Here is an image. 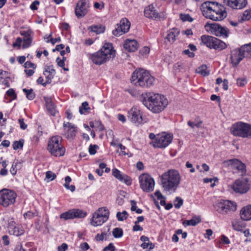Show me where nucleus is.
<instances>
[{
    "instance_id": "nucleus-64",
    "label": "nucleus",
    "mask_w": 251,
    "mask_h": 251,
    "mask_svg": "<svg viewBox=\"0 0 251 251\" xmlns=\"http://www.w3.org/2000/svg\"><path fill=\"white\" fill-rule=\"evenodd\" d=\"M115 250V247L112 243H110L108 246L105 247L103 250V251H114Z\"/></svg>"
},
{
    "instance_id": "nucleus-46",
    "label": "nucleus",
    "mask_w": 251,
    "mask_h": 251,
    "mask_svg": "<svg viewBox=\"0 0 251 251\" xmlns=\"http://www.w3.org/2000/svg\"><path fill=\"white\" fill-rule=\"evenodd\" d=\"M38 212L35 211V212H32L30 211H29L24 214V217L25 219H31V218L38 216Z\"/></svg>"
},
{
    "instance_id": "nucleus-25",
    "label": "nucleus",
    "mask_w": 251,
    "mask_h": 251,
    "mask_svg": "<svg viewBox=\"0 0 251 251\" xmlns=\"http://www.w3.org/2000/svg\"><path fill=\"white\" fill-rule=\"evenodd\" d=\"M101 216H102V215ZM107 220V219L105 218H103L100 216L99 214H97L94 212L91 220V225L94 226H100Z\"/></svg>"
},
{
    "instance_id": "nucleus-51",
    "label": "nucleus",
    "mask_w": 251,
    "mask_h": 251,
    "mask_svg": "<svg viewBox=\"0 0 251 251\" xmlns=\"http://www.w3.org/2000/svg\"><path fill=\"white\" fill-rule=\"evenodd\" d=\"M46 177L50 181H51L55 178L56 175L51 171H48L46 173Z\"/></svg>"
},
{
    "instance_id": "nucleus-34",
    "label": "nucleus",
    "mask_w": 251,
    "mask_h": 251,
    "mask_svg": "<svg viewBox=\"0 0 251 251\" xmlns=\"http://www.w3.org/2000/svg\"><path fill=\"white\" fill-rule=\"evenodd\" d=\"M226 44L225 42L221 41L220 40L215 38L213 41L212 48L215 50H222L226 48Z\"/></svg>"
},
{
    "instance_id": "nucleus-59",
    "label": "nucleus",
    "mask_w": 251,
    "mask_h": 251,
    "mask_svg": "<svg viewBox=\"0 0 251 251\" xmlns=\"http://www.w3.org/2000/svg\"><path fill=\"white\" fill-rule=\"evenodd\" d=\"M24 67L26 69L31 68L35 69L36 67V65L30 61H26L24 64Z\"/></svg>"
},
{
    "instance_id": "nucleus-40",
    "label": "nucleus",
    "mask_w": 251,
    "mask_h": 251,
    "mask_svg": "<svg viewBox=\"0 0 251 251\" xmlns=\"http://www.w3.org/2000/svg\"><path fill=\"white\" fill-rule=\"evenodd\" d=\"M60 217L61 219H63L65 220L75 219V217H74L73 209L63 213L60 215Z\"/></svg>"
},
{
    "instance_id": "nucleus-19",
    "label": "nucleus",
    "mask_w": 251,
    "mask_h": 251,
    "mask_svg": "<svg viewBox=\"0 0 251 251\" xmlns=\"http://www.w3.org/2000/svg\"><path fill=\"white\" fill-rule=\"evenodd\" d=\"M225 4L236 9H241L244 8L247 4V0H224Z\"/></svg>"
},
{
    "instance_id": "nucleus-16",
    "label": "nucleus",
    "mask_w": 251,
    "mask_h": 251,
    "mask_svg": "<svg viewBox=\"0 0 251 251\" xmlns=\"http://www.w3.org/2000/svg\"><path fill=\"white\" fill-rule=\"evenodd\" d=\"M226 12L225 10H222L216 6L208 15V18L213 21H222L226 17Z\"/></svg>"
},
{
    "instance_id": "nucleus-6",
    "label": "nucleus",
    "mask_w": 251,
    "mask_h": 251,
    "mask_svg": "<svg viewBox=\"0 0 251 251\" xmlns=\"http://www.w3.org/2000/svg\"><path fill=\"white\" fill-rule=\"evenodd\" d=\"M213 206L215 209L222 215H229L237 209L236 203L229 200H221Z\"/></svg>"
},
{
    "instance_id": "nucleus-31",
    "label": "nucleus",
    "mask_w": 251,
    "mask_h": 251,
    "mask_svg": "<svg viewBox=\"0 0 251 251\" xmlns=\"http://www.w3.org/2000/svg\"><path fill=\"white\" fill-rule=\"evenodd\" d=\"M179 31L175 28H173L170 30L168 32L166 39L170 43H173L176 40V38L178 35Z\"/></svg>"
},
{
    "instance_id": "nucleus-63",
    "label": "nucleus",
    "mask_w": 251,
    "mask_h": 251,
    "mask_svg": "<svg viewBox=\"0 0 251 251\" xmlns=\"http://www.w3.org/2000/svg\"><path fill=\"white\" fill-rule=\"evenodd\" d=\"M68 245L66 243H63L57 247L58 251H66L68 249Z\"/></svg>"
},
{
    "instance_id": "nucleus-54",
    "label": "nucleus",
    "mask_w": 251,
    "mask_h": 251,
    "mask_svg": "<svg viewBox=\"0 0 251 251\" xmlns=\"http://www.w3.org/2000/svg\"><path fill=\"white\" fill-rule=\"evenodd\" d=\"M76 131V127L68 129V136L71 138H73L75 136Z\"/></svg>"
},
{
    "instance_id": "nucleus-49",
    "label": "nucleus",
    "mask_w": 251,
    "mask_h": 251,
    "mask_svg": "<svg viewBox=\"0 0 251 251\" xmlns=\"http://www.w3.org/2000/svg\"><path fill=\"white\" fill-rule=\"evenodd\" d=\"M251 18V9L246 10L242 17V21L249 20Z\"/></svg>"
},
{
    "instance_id": "nucleus-24",
    "label": "nucleus",
    "mask_w": 251,
    "mask_h": 251,
    "mask_svg": "<svg viewBox=\"0 0 251 251\" xmlns=\"http://www.w3.org/2000/svg\"><path fill=\"white\" fill-rule=\"evenodd\" d=\"M214 5L215 2H210L208 1L205 2L202 4L201 10L203 15L206 18H208V15L210 14V12H211L213 10V9H214L212 6Z\"/></svg>"
},
{
    "instance_id": "nucleus-3",
    "label": "nucleus",
    "mask_w": 251,
    "mask_h": 251,
    "mask_svg": "<svg viewBox=\"0 0 251 251\" xmlns=\"http://www.w3.org/2000/svg\"><path fill=\"white\" fill-rule=\"evenodd\" d=\"M154 81V77L148 71L140 68L133 72L131 78L135 85L146 88L153 85Z\"/></svg>"
},
{
    "instance_id": "nucleus-56",
    "label": "nucleus",
    "mask_w": 251,
    "mask_h": 251,
    "mask_svg": "<svg viewBox=\"0 0 251 251\" xmlns=\"http://www.w3.org/2000/svg\"><path fill=\"white\" fill-rule=\"evenodd\" d=\"M246 83L247 79L245 78H239L237 79V84L239 86H244Z\"/></svg>"
},
{
    "instance_id": "nucleus-58",
    "label": "nucleus",
    "mask_w": 251,
    "mask_h": 251,
    "mask_svg": "<svg viewBox=\"0 0 251 251\" xmlns=\"http://www.w3.org/2000/svg\"><path fill=\"white\" fill-rule=\"evenodd\" d=\"M95 128H97L99 131H102L104 129L103 125L99 121H95Z\"/></svg>"
},
{
    "instance_id": "nucleus-29",
    "label": "nucleus",
    "mask_w": 251,
    "mask_h": 251,
    "mask_svg": "<svg viewBox=\"0 0 251 251\" xmlns=\"http://www.w3.org/2000/svg\"><path fill=\"white\" fill-rule=\"evenodd\" d=\"M246 224L239 220H234L232 221L233 228L237 231H242L246 227Z\"/></svg>"
},
{
    "instance_id": "nucleus-28",
    "label": "nucleus",
    "mask_w": 251,
    "mask_h": 251,
    "mask_svg": "<svg viewBox=\"0 0 251 251\" xmlns=\"http://www.w3.org/2000/svg\"><path fill=\"white\" fill-rule=\"evenodd\" d=\"M44 99L45 100L46 106L48 111L50 113L51 115L55 116L56 113L55 107L51 100V98L45 97Z\"/></svg>"
},
{
    "instance_id": "nucleus-43",
    "label": "nucleus",
    "mask_w": 251,
    "mask_h": 251,
    "mask_svg": "<svg viewBox=\"0 0 251 251\" xmlns=\"http://www.w3.org/2000/svg\"><path fill=\"white\" fill-rule=\"evenodd\" d=\"M24 140L21 139L19 141H15L13 142L12 146L14 150H17L19 149H22L24 146Z\"/></svg>"
},
{
    "instance_id": "nucleus-5",
    "label": "nucleus",
    "mask_w": 251,
    "mask_h": 251,
    "mask_svg": "<svg viewBox=\"0 0 251 251\" xmlns=\"http://www.w3.org/2000/svg\"><path fill=\"white\" fill-rule=\"evenodd\" d=\"M62 137L59 136L52 137L48 145V150L51 155L55 156H63L65 152V149L61 144Z\"/></svg>"
},
{
    "instance_id": "nucleus-37",
    "label": "nucleus",
    "mask_w": 251,
    "mask_h": 251,
    "mask_svg": "<svg viewBox=\"0 0 251 251\" xmlns=\"http://www.w3.org/2000/svg\"><path fill=\"white\" fill-rule=\"evenodd\" d=\"M196 72L203 76L208 75L209 74V71L207 70V66L205 65H201L196 70Z\"/></svg>"
},
{
    "instance_id": "nucleus-38",
    "label": "nucleus",
    "mask_w": 251,
    "mask_h": 251,
    "mask_svg": "<svg viewBox=\"0 0 251 251\" xmlns=\"http://www.w3.org/2000/svg\"><path fill=\"white\" fill-rule=\"evenodd\" d=\"M73 214L75 218H83L87 215V212L78 209H73Z\"/></svg>"
},
{
    "instance_id": "nucleus-7",
    "label": "nucleus",
    "mask_w": 251,
    "mask_h": 251,
    "mask_svg": "<svg viewBox=\"0 0 251 251\" xmlns=\"http://www.w3.org/2000/svg\"><path fill=\"white\" fill-rule=\"evenodd\" d=\"M230 131L234 136L247 138L251 136V125L243 122H238L232 125Z\"/></svg>"
},
{
    "instance_id": "nucleus-30",
    "label": "nucleus",
    "mask_w": 251,
    "mask_h": 251,
    "mask_svg": "<svg viewBox=\"0 0 251 251\" xmlns=\"http://www.w3.org/2000/svg\"><path fill=\"white\" fill-rule=\"evenodd\" d=\"M201 222V218L200 216H194L189 220H185L182 224L184 226H195Z\"/></svg>"
},
{
    "instance_id": "nucleus-55",
    "label": "nucleus",
    "mask_w": 251,
    "mask_h": 251,
    "mask_svg": "<svg viewBox=\"0 0 251 251\" xmlns=\"http://www.w3.org/2000/svg\"><path fill=\"white\" fill-rule=\"evenodd\" d=\"M99 147L96 145H91L89 148V152L90 154L94 155L96 153V149Z\"/></svg>"
},
{
    "instance_id": "nucleus-27",
    "label": "nucleus",
    "mask_w": 251,
    "mask_h": 251,
    "mask_svg": "<svg viewBox=\"0 0 251 251\" xmlns=\"http://www.w3.org/2000/svg\"><path fill=\"white\" fill-rule=\"evenodd\" d=\"M44 75L46 76L47 83H51V79L53 78L55 71L52 68V66H47L45 67Z\"/></svg>"
},
{
    "instance_id": "nucleus-23",
    "label": "nucleus",
    "mask_w": 251,
    "mask_h": 251,
    "mask_svg": "<svg viewBox=\"0 0 251 251\" xmlns=\"http://www.w3.org/2000/svg\"><path fill=\"white\" fill-rule=\"evenodd\" d=\"M124 47L128 51L134 52L138 49L139 45L135 40L127 39L125 42Z\"/></svg>"
},
{
    "instance_id": "nucleus-12",
    "label": "nucleus",
    "mask_w": 251,
    "mask_h": 251,
    "mask_svg": "<svg viewBox=\"0 0 251 251\" xmlns=\"http://www.w3.org/2000/svg\"><path fill=\"white\" fill-rule=\"evenodd\" d=\"M210 28L211 32L217 36H223L227 37L228 35L229 30L225 27H223L216 23H209L207 22L205 26Z\"/></svg>"
},
{
    "instance_id": "nucleus-2",
    "label": "nucleus",
    "mask_w": 251,
    "mask_h": 251,
    "mask_svg": "<svg viewBox=\"0 0 251 251\" xmlns=\"http://www.w3.org/2000/svg\"><path fill=\"white\" fill-rule=\"evenodd\" d=\"M181 176L178 172L171 169L164 173L160 176V182L164 191H175L178 186Z\"/></svg>"
},
{
    "instance_id": "nucleus-18",
    "label": "nucleus",
    "mask_w": 251,
    "mask_h": 251,
    "mask_svg": "<svg viewBox=\"0 0 251 251\" xmlns=\"http://www.w3.org/2000/svg\"><path fill=\"white\" fill-rule=\"evenodd\" d=\"M128 118L133 123L137 124L143 123V118L140 111L136 108H131L128 112Z\"/></svg>"
},
{
    "instance_id": "nucleus-35",
    "label": "nucleus",
    "mask_w": 251,
    "mask_h": 251,
    "mask_svg": "<svg viewBox=\"0 0 251 251\" xmlns=\"http://www.w3.org/2000/svg\"><path fill=\"white\" fill-rule=\"evenodd\" d=\"M88 30L95 32L97 34L103 33L105 30V27L101 25H94L88 27Z\"/></svg>"
},
{
    "instance_id": "nucleus-32",
    "label": "nucleus",
    "mask_w": 251,
    "mask_h": 251,
    "mask_svg": "<svg viewBox=\"0 0 251 251\" xmlns=\"http://www.w3.org/2000/svg\"><path fill=\"white\" fill-rule=\"evenodd\" d=\"M215 39V37L208 35H202L201 37V42L209 48H212Z\"/></svg>"
},
{
    "instance_id": "nucleus-1",
    "label": "nucleus",
    "mask_w": 251,
    "mask_h": 251,
    "mask_svg": "<svg viewBox=\"0 0 251 251\" xmlns=\"http://www.w3.org/2000/svg\"><path fill=\"white\" fill-rule=\"evenodd\" d=\"M140 100L148 109L155 113L162 111L168 104L164 96L152 92L143 93Z\"/></svg>"
},
{
    "instance_id": "nucleus-22",
    "label": "nucleus",
    "mask_w": 251,
    "mask_h": 251,
    "mask_svg": "<svg viewBox=\"0 0 251 251\" xmlns=\"http://www.w3.org/2000/svg\"><path fill=\"white\" fill-rule=\"evenodd\" d=\"M31 32L30 30L20 32V34L24 37L23 48L24 49L27 48L31 45L32 40L31 36Z\"/></svg>"
},
{
    "instance_id": "nucleus-9",
    "label": "nucleus",
    "mask_w": 251,
    "mask_h": 251,
    "mask_svg": "<svg viewBox=\"0 0 251 251\" xmlns=\"http://www.w3.org/2000/svg\"><path fill=\"white\" fill-rule=\"evenodd\" d=\"M17 197L16 194L7 189H3L0 191V204L7 207L15 202Z\"/></svg>"
},
{
    "instance_id": "nucleus-45",
    "label": "nucleus",
    "mask_w": 251,
    "mask_h": 251,
    "mask_svg": "<svg viewBox=\"0 0 251 251\" xmlns=\"http://www.w3.org/2000/svg\"><path fill=\"white\" fill-rule=\"evenodd\" d=\"M112 233L114 237L116 238L121 237L123 235L122 229L118 227L115 228Z\"/></svg>"
},
{
    "instance_id": "nucleus-53",
    "label": "nucleus",
    "mask_w": 251,
    "mask_h": 251,
    "mask_svg": "<svg viewBox=\"0 0 251 251\" xmlns=\"http://www.w3.org/2000/svg\"><path fill=\"white\" fill-rule=\"evenodd\" d=\"M187 124L188 125L192 128H194L195 126L198 128H199L201 126V124H202V122L200 121L199 122H197V123H195L194 122H191V121H189Z\"/></svg>"
},
{
    "instance_id": "nucleus-48",
    "label": "nucleus",
    "mask_w": 251,
    "mask_h": 251,
    "mask_svg": "<svg viewBox=\"0 0 251 251\" xmlns=\"http://www.w3.org/2000/svg\"><path fill=\"white\" fill-rule=\"evenodd\" d=\"M183 200L179 198L176 197L174 201V205L175 208L178 209L183 204Z\"/></svg>"
},
{
    "instance_id": "nucleus-21",
    "label": "nucleus",
    "mask_w": 251,
    "mask_h": 251,
    "mask_svg": "<svg viewBox=\"0 0 251 251\" xmlns=\"http://www.w3.org/2000/svg\"><path fill=\"white\" fill-rule=\"evenodd\" d=\"M144 15L147 18L153 20H157L160 17L152 5H150L145 8Z\"/></svg>"
},
{
    "instance_id": "nucleus-41",
    "label": "nucleus",
    "mask_w": 251,
    "mask_h": 251,
    "mask_svg": "<svg viewBox=\"0 0 251 251\" xmlns=\"http://www.w3.org/2000/svg\"><path fill=\"white\" fill-rule=\"evenodd\" d=\"M23 92L25 93L27 99L29 100H32L35 98V95L33 92L32 89L27 90L25 88L23 89Z\"/></svg>"
},
{
    "instance_id": "nucleus-52",
    "label": "nucleus",
    "mask_w": 251,
    "mask_h": 251,
    "mask_svg": "<svg viewBox=\"0 0 251 251\" xmlns=\"http://www.w3.org/2000/svg\"><path fill=\"white\" fill-rule=\"evenodd\" d=\"M6 94L12 98V100H15L17 98L16 94L13 89H9L7 92Z\"/></svg>"
},
{
    "instance_id": "nucleus-17",
    "label": "nucleus",
    "mask_w": 251,
    "mask_h": 251,
    "mask_svg": "<svg viewBox=\"0 0 251 251\" xmlns=\"http://www.w3.org/2000/svg\"><path fill=\"white\" fill-rule=\"evenodd\" d=\"M245 57V54L240 50L235 49L231 51L230 55L231 63L233 67H236L240 62Z\"/></svg>"
},
{
    "instance_id": "nucleus-57",
    "label": "nucleus",
    "mask_w": 251,
    "mask_h": 251,
    "mask_svg": "<svg viewBox=\"0 0 251 251\" xmlns=\"http://www.w3.org/2000/svg\"><path fill=\"white\" fill-rule=\"evenodd\" d=\"M8 73L6 71L0 70V81L2 79L9 78Z\"/></svg>"
},
{
    "instance_id": "nucleus-13",
    "label": "nucleus",
    "mask_w": 251,
    "mask_h": 251,
    "mask_svg": "<svg viewBox=\"0 0 251 251\" xmlns=\"http://www.w3.org/2000/svg\"><path fill=\"white\" fill-rule=\"evenodd\" d=\"M223 166L225 167H230L232 169H236L241 175L246 173L245 165L238 159H230L223 162Z\"/></svg>"
},
{
    "instance_id": "nucleus-20",
    "label": "nucleus",
    "mask_w": 251,
    "mask_h": 251,
    "mask_svg": "<svg viewBox=\"0 0 251 251\" xmlns=\"http://www.w3.org/2000/svg\"><path fill=\"white\" fill-rule=\"evenodd\" d=\"M113 175L118 179L121 181L124 182L127 185H130L131 184V179L127 175L122 174L120 171L117 169H113L112 170Z\"/></svg>"
},
{
    "instance_id": "nucleus-26",
    "label": "nucleus",
    "mask_w": 251,
    "mask_h": 251,
    "mask_svg": "<svg viewBox=\"0 0 251 251\" xmlns=\"http://www.w3.org/2000/svg\"><path fill=\"white\" fill-rule=\"evenodd\" d=\"M241 218L243 221L251 220V205H249L242 208L240 211Z\"/></svg>"
},
{
    "instance_id": "nucleus-60",
    "label": "nucleus",
    "mask_w": 251,
    "mask_h": 251,
    "mask_svg": "<svg viewBox=\"0 0 251 251\" xmlns=\"http://www.w3.org/2000/svg\"><path fill=\"white\" fill-rule=\"evenodd\" d=\"M150 48L148 47H144L139 51V53L142 55H146L150 52Z\"/></svg>"
},
{
    "instance_id": "nucleus-62",
    "label": "nucleus",
    "mask_w": 251,
    "mask_h": 251,
    "mask_svg": "<svg viewBox=\"0 0 251 251\" xmlns=\"http://www.w3.org/2000/svg\"><path fill=\"white\" fill-rule=\"evenodd\" d=\"M18 122L20 124V128L22 129H25L27 128V125L25 124L24 121L23 119H19Z\"/></svg>"
},
{
    "instance_id": "nucleus-47",
    "label": "nucleus",
    "mask_w": 251,
    "mask_h": 251,
    "mask_svg": "<svg viewBox=\"0 0 251 251\" xmlns=\"http://www.w3.org/2000/svg\"><path fill=\"white\" fill-rule=\"evenodd\" d=\"M108 235L107 233L103 232L101 234H98L95 239L97 241H103L104 239L106 240Z\"/></svg>"
},
{
    "instance_id": "nucleus-44",
    "label": "nucleus",
    "mask_w": 251,
    "mask_h": 251,
    "mask_svg": "<svg viewBox=\"0 0 251 251\" xmlns=\"http://www.w3.org/2000/svg\"><path fill=\"white\" fill-rule=\"evenodd\" d=\"M90 109V107L88 105V103L87 101L83 102L81 106L79 107V113L81 114L84 113L88 111V110Z\"/></svg>"
},
{
    "instance_id": "nucleus-36",
    "label": "nucleus",
    "mask_w": 251,
    "mask_h": 251,
    "mask_svg": "<svg viewBox=\"0 0 251 251\" xmlns=\"http://www.w3.org/2000/svg\"><path fill=\"white\" fill-rule=\"evenodd\" d=\"M95 212L97 214H99L100 216L102 215L101 216L102 217L105 218L106 219L108 220L109 215V211L106 207H103L99 208Z\"/></svg>"
},
{
    "instance_id": "nucleus-50",
    "label": "nucleus",
    "mask_w": 251,
    "mask_h": 251,
    "mask_svg": "<svg viewBox=\"0 0 251 251\" xmlns=\"http://www.w3.org/2000/svg\"><path fill=\"white\" fill-rule=\"evenodd\" d=\"M180 18L183 22L189 21L192 22L193 19L189 14H180Z\"/></svg>"
},
{
    "instance_id": "nucleus-8",
    "label": "nucleus",
    "mask_w": 251,
    "mask_h": 251,
    "mask_svg": "<svg viewBox=\"0 0 251 251\" xmlns=\"http://www.w3.org/2000/svg\"><path fill=\"white\" fill-rule=\"evenodd\" d=\"M141 188L145 192H152L154 187V181L150 175L143 174L139 177Z\"/></svg>"
},
{
    "instance_id": "nucleus-11",
    "label": "nucleus",
    "mask_w": 251,
    "mask_h": 251,
    "mask_svg": "<svg viewBox=\"0 0 251 251\" xmlns=\"http://www.w3.org/2000/svg\"><path fill=\"white\" fill-rule=\"evenodd\" d=\"M173 138V134L163 133L158 135L155 140L151 144L154 148H165L172 142Z\"/></svg>"
},
{
    "instance_id": "nucleus-14",
    "label": "nucleus",
    "mask_w": 251,
    "mask_h": 251,
    "mask_svg": "<svg viewBox=\"0 0 251 251\" xmlns=\"http://www.w3.org/2000/svg\"><path fill=\"white\" fill-rule=\"evenodd\" d=\"M117 26V28L113 30L112 33L115 36H119L128 31L130 23L126 18H123L121 20Z\"/></svg>"
},
{
    "instance_id": "nucleus-4",
    "label": "nucleus",
    "mask_w": 251,
    "mask_h": 251,
    "mask_svg": "<svg viewBox=\"0 0 251 251\" xmlns=\"http://www.w3.org/2000/svg\"><path fill=\"white\" fill-rule=\"evenodd\" d=\"M115 55L112 44L105 43L100 50L91 55V59L94 64L100 65L113 58Z\"/></svg>"
},
{
    "instance_id": "nucleus-39",
    "label": "nucleus",
    "mask_w": 251,
    "mask_h": 251,
    "mask_svg": "<svg viewBox=\"0 0 251 251\" xmlns=\"http://www.w3.org/2000/svg\"><path fill=\"white\" fill-rule=\"evenodd\" d=\"M242 53L245 54V57H249L250 53V50H251V44L245 45L239 48Z\"/></svg>"
},
{
    "instance_id": "nucleus-15",
    "label": "nucleus",
    "mask_w": 251,
    "mask_h": 251,
    "mask_svg": "<svg viewBox=\"0 0 251 251\" xmlns=\"http://www.w3.org/2000/svg\"><path fill=\"white\" fill-rule=\"evenodd\" d=\"M89 7L88 3L85 0H80L76 3L75 8V14L78 18H81L86 15Z\"/></svg>"
},
{
    "instance_id": "nucleus-42",
    "label": "nucleus",
    "mask_w": 251,
    "mask_h": 251,
    "mask_svg": "<svg viewBox=\"0 0 251 251\" xmlns=\"http://www.w3.org/2000/svg\"><path fill=\"white\" fill-rule=\"evenodd\" d=\"M116 216L118 221H123L127 218L128 214L126 211H124L122 213L118 212L117 213Z\"/></svg>"
},
{
    "instance_id": "nucleus-10",
    "label": "nucleus",
    "mask_w": 251,
    "mask_h": 251,
    "mask_svg": "<svg viewBox=\"0 0 251 251\" xmlns=\"http://www.w3.org/2000/svg\"><path fill=\"white\" fill-rule=\"evenodd\" d=\"M231 189L236 193H246L250 189V184L247 178L238 179L231 185Z\"/></svg>"
},
{
    "instance_id": "nucleus-33",
    "label": "nucleus",
    "mask_w": 251,
    "mask_h": 251,
    "mask_svg": "<svg viewBox=\"0 0 251 251\" xmlns=\"http://www.w3.org/2000/svg\"><path fill=\"white\" fill-rule=\"evenodd\" d=\"M9 232L15 236H19L23 233V230L15 226V224H11L8 226Z\"/></svg>"
},
{
    "instance_id": "nucleus-61",
    "label": "nucleus",
    "mask_w": 251,
    "mask_h": 251,
    "mask_svg": "<svg viewBox=\"0 0 251 251\" xmlns=\"http://www.w3.org/2000/svg\"><path fill=\"white\" fill-rule=\"evenodd\" d=\"M124 196H119L116 199V202L119 205H122L124 203Z\"/></svg>"
}]
</instances>
